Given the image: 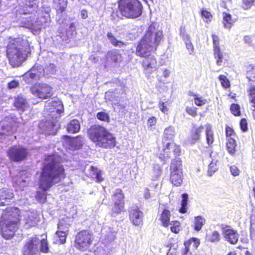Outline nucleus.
Instances as JSON below:
<instances>
[{"label": "nucleus", "mask_w": 255, "mask_h": 255, "mask_svg": "<svg viewBox=\"0 0 255 255\" xmlns=\"http://www.w3.org/2000/svg\"><path fill=\"white\" fill-rule=\"evenodd\" d=\"M13 196L11 190L7 188L0 189V206L8 204Z\"/></svg>", "instance_id": "obj_21"}, {"label": "nucleus", "mask_w": 255, "mask_h": 255, "mask_svg": "<svg viewBox=\"0 0 255 255\" xmlns=\"http://www.w3.org/2000/svg\"><path fill=\"white\" fill-rule=\"evenodd\" d=\"M40 242L36 237L28 238L23 248V255H38Z\"/></svg>", "instance_id": "obj_11"}, {"label": "nucleus", "mask_w": 255, "mask_h": 255, "mask_svg": "<svg viewBox=\"0 0 255 255\" xmlns=\"http://www.w3.org/2000/svg\"><path fill=\"white\" fill-rule=\"evenodd\" d=\"M51 107L52 109H56V113L62 114L64 111L62 103L58 99H53L51 102H46L45 105L46 108Z\"/></svg>", "instance_id": "obj_27"}, {"label": "nucleus", "mask_w": 255, "mask_h": 255, "mask_svg": "<svg viewBox=\"0 0 255 255\" xmlns=\"http://www.w3.org/2000/svg\"><path fill=\"white\" fill-rule=\"evenodd\" d=\"M143 213L136 207H131L129 210V220L136 226L142 224Z\"/></svg>", "instance_id": "obj_17"}, {"label": "nucleus", "mask_w": 255, "mask_h": 255, "mask_svg": "<svg viewBox=\"0 0 255 255\" xmlns=\"http://www.w3.org/2000/svg\"><path fill=\"white\" fill-rule=\"evenodd\" d=\"M181 207L179 211L181 213H185L187 211L186 206L188 199V195L187 193H184L182 195Z\"/></svg>", "instance_id": "obj_42"}, {"label": "nucleus", "mask_w": 255, "mask_h": 255, "mask_svg": "<svg viewBox=\"0 0 255 255\" xmlns=\"http://www.w3.org/2000/svg\"><path fill=\"white\" fill-rule=\"evenodd\" d=\"M219 79L221 82L222 86L226 88L227 89L230 87V83L229 80L228 79L227 77L223 75H221L219 77Z\"/></svg>", "instance_id": "obj_47"}, {"label": "nucleus", "mask_w": 255, "mask_h": 255, "mask_svg": "<svg viewBox=\"0 0 255 255\" xmlns=\"http://www.w3.org/2000/svg\"><path fill=\"white\" fill-rule=\"evenodd\" d=\"M57 155L47 156L45 159V165L41 173L39 187L42 191H37L35 198L40 203H44L46 200L45 191L54 184L58 183L65 177L63 166L59 162Z\"/></svg>", "instance_id": "obj_2"}, {"label": "nucleus", "mask_w": 255, "mask_h": 255, "mask_svg": "<svg viewBox=\"0 0 255 255\" xmlns=\"http://www.w3.org/2000/svg\"><path fill=\"white\" fill-rule=\"evenodd\" d=\"M58 125L55 119H49L45 122L42 121L39 124V128L42 132L45 134H54L56 133Z\"/></svg>", "instance_id": "obj_15"}, {"label": "nucleus", "mask_w": 255, "mask_h": 255, "mask_svg": "<svg viewBox=\"0 0 255 255\" xmlns=\"http://www.w3.org/2000/svg\"><path fill=\"white\" fill-rule=\"evenodd\" d=\"M91 170L93 172L94 175H95L96 180L98 182H101L103 180L102 176L101 171L98 169L97 167L94 166H91Z\"/></svg>", "instance_id": "obj_45"}, {"label": "nucleus", "mask_w": 255, "mask_h": 255, "mask_svg": "<svg viewBox=\"0 0 255 255\" xmlns=\"http://www.w3.org/2000/svg\"><path fill=\"white\" fill-rule=\"evenodd\" d=\"M65 137L68 139L65 140L64 144H65L66 147L69 149L77 150L82 147L83 142V138L82 136H78L73 138H69L67 135Z\"/></svg>", "instance_id": "obj_20"}, {"label": "nucleus", "mask_w": 255, "mask_h": 255, "mask_svg": "<svg viewBox=\"0 0 255 255\" xmlns=\"http://www.w3.org/2000/svg\"><path fill=\"white\" fill-rule=\"evenodd\" d=\"M108 61L112 62H118L121 61V55L117 51H109L107 56Z\"/></svg>", "instance_id": "obj_33"}, {"label": "nucleus", "mask_w": 255, "mask_h": 255, "mask_svg": "<svg viewBox=\"0 0 255 255\" xmlns=\"http://www.w3.org/2000/svg\"><path fill=\"white\" fill-rule=\"evenodd\" d=\"M254 0H243V7L245 9H249L252 5Z\"/></svg>", "instance_id": "obj_60"}, {"label": "nucleus", "mask_w": 255, "mask_h": 255, "mask_svg": "<svg viewBox=\"0 0 255 255\" xmlns=\"http://www.w3.org/2000/svg\"><path fill=\"white\" fill-rule=\"evenodd\" d=\"M40 252L45 253H48L49 251V248L47 241L46 240L42 239L40 240Z\"/></svg>", "instance_id": "obj_49"}, {"label": "nucleus", "mask_w": 255, "mask_h": 255, "mask_svg": "<svg viewBox=\"0 0 255 255\" xmlns=\"http://www.w3.org/2000/svg\"><path fill=\"white\" fill-rule=\"evenodd\" d=\"M199 244L200 242L198 239L192 238V239L185 242L184 245L186 248H189L193 251L197 249Z\"/></svg>", "instance_id": "obj_37"}, {"label": "nucleus", "mask_w": 255, "mask_h": 255, "mask_svg": "<svg viewBox=\"0 0 255 255\" xmlns=\"http://www.w3.org/2000/svg\"><path fill=\"white\" fill-rule=\"evenodd\" d=\"M56 71V66L53 64H49L44 68L40 65L35 64L23 77L27 83H30L29 78L35 80H39L43 77H48L54 74Z\"/></svg>", "instance_id": "obj_7"}, {"label": "nucleus", "mask_w": 255, "mask_h": 255, "mask_svg": "<svg viewBox=\"0 0 255 255\" xmlns=\"http://www.w3.org/2000/svg\"><path fill=\"white\" fill-rule=\"evenodd\" d=\"M29 44L26 39L18 37L11 40L7 46V56L13 67L19 66L30 53Z\"/></svg>", "instance_id": "obj_3"}, {"label": "nucleus", "mask_w": 255, "mask_h": 255, "mask_svg": "<svg viewBox=\"0 0 255 255\" xmlns=\"http://www.w3.org/2000/svg\"><path fill=\"white\" fill-rule=\"evenodd\" d=\"M224 237L226 240L232 244H236L239 238V235L236 231L230 228L224 229Z\"/></svg>", "instance_id": "obj_22"}, {"label": "nucleus", "mask_w": 255, "mask_h": 255, "mask_svg": "<svg viewBox=\"0 0 255 255\" xmlns=\"http://www.w3.org/2000/svg\"><path fill=\"white\" fill-rule=\"evenodd\" d=\"M204 127L202 126L199 127H193L190 131L189 141L191 143L194 144L200 139L201 133L203 131Z\"/></svg>", "instance_id": "obj_25"}, {"label": "nucleus", "mask_w": 255, "mask_h": 255, "mask_svg": "<svg viewBox=\"0 0 255 255\" xmlns=\"http://www.w3.org/2000/svg\"><path fill=\"white\" fill-rule=\"evenodd\" d=\"M93 236L92 233L86 230L79 232L75 237V247L81 251L87 250L92 243Z\"/></svg>", "instance_id": "obj_9"}, {"label": "nucleus", "mask_w": 255, "mask_h": 255, "mask_svg": "<svg viewBox=\"0 0 255 255\" xmlns=\"http://www.w3.org/2000/svg\"><path fill=\"white\" fill-rule=\"evenodd\" d=\"M193 96L195 97L194 98V103L198 106H202L205 105L207 103V100L203 99L202 97H197L196 95H193Z\"/></svg>", "instance_id": "obj_53"}, {"label": "nucleus", "mask_w": 255, "mask_h": 255, "mask_svg": "<svg viewBox=\"0 0 255 255\" xmlns=\"http://www.w3.org/2000/svg\"><path fill=\"white\" fill-rule=\"evenodd\" d=\"M218 167L217 165V161L212 160L208 166V174L209 176H212L216 171Z\"/></svg>", "instance_id": "obj_43"}, {"label": "nucleus", "mask_w": 255, "mask_h": 255, "mask_svg": "<svg viewBox=\"0 0 255 255\" xmlns=\"http://www.w3.org/2000/svg\"><path fill=\"white\" fill-rule=\"evenodd\" d=\"M230 110L232 113L235 116H239L240 114V106L238 104L231 105Z\"/></svg>", "instance_id": "obj_52"}, {"label": "nucleus", "mask_w": 255, "mask_h": 255, "mask_svg": "<svg viewBox=\"0 0 255 255\" xmlns=\"http://www.w3.org/2000/svg\"><path fill=\"white\" fill-rule=\"evenodd\" d=\"M206 135L208 144H212L214 141L213 133L211 129V126L210 125L206 126Z\"/></svg>", "instance_id": "obj_40"}, {"label": "nucleus", "mask_w": 255, "mask_h": 255, "mask_svg": "<svg viewBox=\"0 0 255 255\" xmlns=\"http://www.w3.org/2000/svg\"><path fill=\"white\" fill-rule=\"evenodd\" d=\"M202 16L206 19H210L212 17L211 13L206 10H203L201 12Z\"/></svg>", "instance_id": "obj_64"}, {"label": "nucleus", "mask_w": 255, "mask_h": 255, "mask_svg": "<svg viewBox=\"0 0 255 255\" xmlns=\"http://www.w3.org/2000/svg\"><path fill=\"white\" fill-rule=\"evenodd\" d=\"M39 221V214L36 211H25L22 215H20L18 208H10V211L4 213L1 217L0 227L1 235L8 239L13 236L18 222L25 229H29L37 225Z\"/></svg>", "instance_id": "obj_1"}, {"label": "nucleus", "mask_w": 255, "mask_h": 255, "mask_svg": "<svg viewBox=\"0 0 255 255\" xmlns=\"http://www.w3.org/2000/svg\"><path fill=\"white\" fill-rule=\"evenodd\" d=\"M223 22L224 26L226 28H230L232 26L231 15L229 14L223 13Z\"/></svg>", "instance_id": "obj_46"}, {"label": "nucleus", "mask_w": 255, "mask_h": 255, "mask_svg": "<svg viewBox=\"0 0 255 255\" xmlns=\"http://www.w3.org/2000/svg\"><path fill=\"white\" fill-rule=\"evenodd\" d=\"M124 196L122 193V191L120 189H117L115 190L114 194L113 200L115 203L118 202H124Z\"/></svg>", "instance_id": "obj_41"}, {"label": "nucleus", "mask_w": 255, "mask_h": 255, "mask_svg": "<svg viewBox=\"0 0 255 255\" xmlns=\"http://www.w3.org/2000/svg\"><path fill=\"white\" fill-rule=\"evenodd\" d=\"M19 86V82L18 80H12L8 82L7 84V87L9 90L14 89Z\"/></svg>", "instance_id": "obj_50"}, {"label": "nucleus", "mask_w": 255, "mask_h": 255, "mask_svg": "<svg viewBox=\"0 0 255 255\" xmlns=\"http://www.w3.org/2000/svg\"><path fill=\"white\" fill-rule=\"evenodd\" d=\"M250 95L251 102L252 103V106L255 108L253 110H255V87H252L250 90Z\"/></svg>", "instance_id": "obj_51"}, {"label": "nucleus", "mask_w": 255, "mask_h": 255, "mask_svg": "<svg viewBox=\"0 0 255 255\" xmlns=\"http://www.w3.org/2000/svg\"><path fill=\"white\" fill-rule=\"evenodd\" d=\"M240 127L243 131H246L248 130V124L246 119H243L240 122Z\"/></svg>", "instance_id": "obj_58"}, {"label": "nucleus", "mask_w": 255, "mask_h": 255, "mask_svg": "<svg viewBox=\"0 0 255 255\" xmlns=\"http://www.w3.org/2000/svg\"><path fill=\"white\" fill-rule=\"evenodd\" d=\"M32 94L39 99H46L52 96V88L47 84H36L30 88Z\"/></svg>", "instance_id": "obj_10"}, {"label": "nucleus", "mask_w": 255, "mask_h": 255, "mask_svg": "<svg viewBox=\"0 0 255 255\" xmlns=\"http://www.w3.org/2000/svg\"><path fill=\"white\" fill-rule=\"evenodd\" d=\"M220 235L217 231H214L212 233V235L209 237V240L211 242H217L220 240Z\"/></svg>", "instance_id": "obj_54"}, {"label": "nucleus", "mask_w": 255, "mask_h": 255, "mask_svg": "<svg viewBox=\"0 0 255 255\" xmlns=\"http://www.w3.org/2000/svg\"><path fill=\"white\" fill-rule=\"evenodd\" d=\"M230 171L232 174L234 176H237L239 174L240 170L238 168L235 166L233 165L230 167Z\"/></svg>", "instance_id": "obj_62"}, {"label": "nucleus", "mask_w": 255, "mask_h": 255, "mask_svg": "<svg viewBox=\"0 0 255 255\" xmlns=\"http://www.w3.org/2000/svg\"><path fill=\"white\" fill-rule=\"evenodd\" d=\"M50 22V17L48 14L44 16H41L39 18L35 17V30H39L42 26L45 27L48 26Z\"/></svg>", "instance_id": "obj_26"}, {"label": "nucleus", "mask_w": 255, "mask_h": 255, "mask_svg": "<svg viewBox=\"0 0 255 255\" xmlns=\"http://www.w3.org/2000/svg\"><path fill=\"white\" fill-rule=\"evenodd\" d=\"M58 230L55 233V238L59 239V244H63L66 242L68 228L64 225L62 221H60L58 225Z\"/></svg>", "instance_id": "obj_23"}, {"label": "nucleus", "mask_w": 255, "mask_h": 255, "mask_svg": "<svg viewBox=\"0 0 255 255\" xmlns=\"http://www.w3.org/2000/svg\"><path fill=\"white\" fill-rule=\"evenodd\" d=\"M80 128V125L78 120H72L67 126V130L69 133H76Z\"/></svg>", "instance_id": "obj_30"}, {"label": "nucleus", "mask_w": 255, "mask_h": 255, "mask_svg": "<svg viewBox=\"0 0 255 255\" xmlns=\"http://www.w3.org/2000/svg\"><path fill=\"white\" fill-rule=\"evenodd\" d=\"M45 111L47 114L52 119H57L60 117L61 114L56 113V109H52V108H46Z\"/></svg>", "instance_id": "obj_44"}, {"label": "nucleus", "mask_w": 255, "mask_h": 255, "mask_svg": "<svg viewBox=\"0 0 255 255\" xmlns=\"http://www.w3.org/2000/svg\"><path fill=\"white\" fill-rule=\"evenodd\" d=\"M97 118L103 121H108L109 120V116L104 112L98 113L97 115Z\"/></svg>", "instance_id": "obj_56"}, {"label": "nucleus", "mask_w": 255, "mask_h": 255, "mask_svg": "<svg viewBox=\"0 0 255 255\" xmlns=\"http://www.w3.org/2000/svg\"><path fill=\"white\" fill-rule=\"evenodd\" d=\"M206 220L204 218L201 216L195 217L194 219V229L197 231H199L205 224Z\"/></svg>", "instance_id": "obj_39"}, {"label": "nucleus", "mask_w": 255, "mask_h": 255, "mask_svg": "<svg viewBox=\"0 0 255 255\" xmlns=\"http://www.w3.org/2000/svg\"><path fill=\"white\" fill-rule=\"evenodd\" d=\"M13 132V128L11 126L7 125L5 124V122L3 121L0 123V134L5 135L10 134Z\"/></svg>", "instance_id": "obj_36"}, {"label": "nucleus", "mask_w": 255, "mask_h": 255, "mask_svg": "<svg viewBox=\"0 0 255 255\" xmlns=\"http://www.w3.org/2000/svg\"><path fill=\"white\" fill-rule=\"evenodd\" d=\"M124 202H116L114 203V206L111 211L112 216L115 217L120 214L124 210Z\"/></svg>", "instance_id": "obj_34"}, {"label": "nucleus", "mask_w": 255, "mask_h": 255, "mask_svg": "<svg viewBox=\"0 0 255 255\" xmlns=\"http://www.w3.org/2000/svg\"><path fill=\"white\" fill-rule=\"evenodd\" d=\"M67 26L65 34L64 29H61L59 33V36L64 41H67L68 38H71L76 33V28L74 23L70 22Z\"/></svg>", "instance_id": "obj_24"}, {"label": "nucleus", "mask_w": 255, "mask_h": 255, "mask_svg": "<svg viewBox=\"0 0 255 255\" xmlns=\"http://www.w3.org/2000/svg\"><path fill=\"white\" fill-rule=\"evenodd\" d=\"M20 26L29 29L35 30L34 19L35 16L30 15L28 17L21 16Z\"/></svg>", "instance_id": "obj_28"}, {"label": "nucleus", "mask_w": 255, "mask_h": 255, "mask_svg": "<svg viewBox=\"0 0 255 255\" xmlns=\"http://www.w3.org/2000/svg\"><path fill=\"white\" fill-rule=\"evenodd\" d=\"M226 146L228 151L230 154L233 155L235 153L237 144L234 138H229Z\"/></svg>", "instance_id": "obj_38"}, {"label": "nucleus", "mask_w": 255, "mask_h": 255, "mask_svg": "<svg viewBox=\"0 0 255 255\" xmlns=\"http://www.w3.org/2000/svg\"><path fill=\"white\" fill-rule=\"evenodd\" d=\"M162 37L161 31L157 30L153 25L149 26L136 47V55L142 58L151 55V52L156 49Z\"/></svg>", "instance_id": "obj_4"}, {"label": "nucleus", "mask_w": 255, "mask_h": 255, "mask_svg": "<svg viewBox=\"0 0 255 255\" xmlns=\"http://www.w3.org/2000/svg\"><path fill=\"white\" fill-rule=\"evenodd\" d=\"M156 121L157 120L155 117H151L149 118L147 121V126L150 128H151L152 126L155 125Z\"/></svg>", "instance_id": "obj_61"}, {"label": "nucleus", "mask_w": 255, "mask_h": 255, "mask_svg": "<svg viewBox=\"0 0 255 255\" xmlns=\"http://www.w3.org/2000/svg\"><path fill=\"white\" fill-rule=\"evenodd\" d=\"M107 36L111 43L114 46L122 48L126 46L125 43L118 40L112 33H108Z\"/></svg>", "instance_id": "obj_35"}, {"label": "nucleus", "mask_w": 255, "mask_h": 255, "mask_svg": "<svg viewBox=\"0 0 255 255\" xmlns=\"http://www.w3.org/2000/svg\"><path fill=\"white\" fill-rule=\"evenodd\" d=\"M187 40H185V42L186 44V48L189 50V52L190 54H191L192 52L193 51V46L189 40V36L188 35H186Z\"/></svg>", "instance_id": "obj_57"}, {"label": "nucleus", "mask_w": 255, "mask_h": 255, "mask_svg": "<svg viewBox=\"0 0 255 255\" xmlns=\"http://www.w3.org/2000/svg\"><path fill=\"white\" fill-rule=\"evenodd\" d=\"M14 105L16 109L22 112L28 107L26 100L21 95L18 96L15 98Z\"/></svg>", "instance_id": "obj_29"}, {"label": "nucleus", "mask_w": 255, "mask_h": 255, "mask_svg": "<svg viewBox=\"0 0 255 255\" xmlns=\"http://www.w3.org/2000/svg\"><path fill=\"white\" fill-rule=\"evenodd\" d=\"M21 173L20 175H18L13 178V182L14 184L15 188L18 190V187L21 189L27 185L28 182L26 179H23L21 176Z\"/></svg>", "instance_id": "obj_31"}, {"label": "nucleus", "mask_w": 255, "mask_h": 255, "mask_svg": "<svg viewBox=\"0 0 255 255\" xmlns=\"http://www.w3.org/2000/svg\"><path fill=\"white\" fill-rule=\"evenodd\" d=\"M142 4L138 0H120L119 9L122 16L135 18L142 13Z\"/></svg>", "instance_id": "obj_6"}, {"label": "nucleus", "mask_w": 255, "mask_h": 255, "mask_svg": "<svg viewBox=\"0 0 255 255\" xmlns=\"http://www.w3.org/2000/svg\"><path fill=\"white\" fill-rule=\"evenodd\" d=\"M170 224L171 225V231L174 233H178L180 230V223L178 221H172Z\"/></svg>", "instance_id": "obj_48"}, {"label": "nucleus", "mask_w": 255, "mask_h": 255, "mask_svg": "<svg viewBox=\"0 0 255 255\" xmlns=\"http://www.w3.org/2000/svg\"><path fill=\"white\" fill-rule=\"evenodd\" d=\"M37 9V5L35 0H26L20 4L16 9V15L23 16L33 13Z\"/></svg>", "instance_id": "obj_14"}, {"label": "nucleus", "mask_w": 255, "mask_h": 255, "mask_svg": "<svg viewBox=\"0 0 255 255\" xmlns=\"http://www.w3.org/2000/svg\"><path fill=\"white\" fill-rule=\"evenodd\" d=\"M175 133V128L172 126H169L164 129L162 139L163 153H160L159 155V158L164 161L170 157V154L171 151L176 156L180 155L181 149L179 146L175 144L173 142Z\"/></svg>", "instance_id": "obj_5"}, {"label": "nucleus", "mask_w": 255, "mask_h": 255, "mask_svg": "<svg viewBox=\"0 0 255 255\" xmlns=\"http://www.w3.org/2000/svg\"><path fill=\"white\" fill-rule=\"evenodd\" d=\"M115 145L116 138L108 131L102 138L101 141L98 143L97 146L105 148H110L114 147Z\"/></svg>", "instance_id": "obj_19"}, {"label": "nucleus", "mask_w": 255, "mask_h": 255, "mask_svg": "<svg viewBox=\"0 0 255 255\" xmlns=\"http://www.w3.org/2000/svg\"><path fill=\"white\" fill-rule=\"evenodd\" d=\"M186 111L188 114L193 117H195L197 115V112L196 110L193 108L187 107L186 108Z\"/></svg>", "instance_id": "obj_63"}, {"label": "nucleus", "mask_w": 255, "mask_h": 255, "mask_svg": "<svg viewBox=\"0 0 255 255\" xmlns=\"http://www.w3.org/2000/svg\"><path fill=\"white\" fill-rule=\"evenodd\" d=\"M194 251H192L191 249L189 248H186L184 247V249H183L182 252V255H195Z\"/></svg>", "instance_id": "obj_59"}, {"label": "nucleus", "mask_w": 255, "mask_h": 255, "mask_svg": "<svg viewBox=\"0 0 255 255\" xmlns=\"http://www.w3.org/2000/svg\"><path fill=\"white\" fill-rule=\"evenodd\" d=\"M182 161L180 158L176 157L172 160L170 167V181L175 186H179L182 183Z\"/></svg>", "instance_id": "obj_8"}, {"label": "nucleus", "mask_w": 255, "mask_h": 255, "mask_svg": "<svg viewBox=\"0 0 255 255\" xmlns=\"http://www.w3.org/2000/svg\"><path fill=\"white\" fill-rule=\"evenodd\" d=\"M170 216L171 214L169 210L164 209L162 211L159 219L164 227H167L169 224Z\"/></svg>", "instance_id": "obj_32"}, {"label": "nucleus", "mask_w": 255, "mask_h": 255, "mask_svg": "<svg viewBox=\"0 0 255 255\" xmlns=\"http://www.w3.org/2000/svg\"><path fill=\"white\" fill-rule=\"evenodd\" d=\"M7 154L11 160L19 162L26 158L28 151L26 148L22 146H14L9 148Z\"/></svg>", "instance_id": "obj_13"}, {"label": "nucleus", "mask_w": 255, "mask_h": 255, "mask_svg": "<svg viewBox=\"0 0 255 255\" xmlns=\"http://www.w3.org/2000/svg\"><path fill=\"white\" fill-rule=\"evenodd\" d=\"M108 131L104 127L95 125L88 129L87 133L89 138L98 145V143L101 141L102 138Z\"/></svg>", "instance_id": "obj_12"}, {"label": "nucleus", "mask_w": 255, "mask_h": 255, "mask_svg": "<svg viewBox=\"0 0 255 255\" xmlns=\"http://www.w3.org/2000/svg\"><path fill=\"white\" fill-rule=\"evenodd\" d=\"M212 39L213 41L214 55L216 59V64L218 66H221L223 62V54L220 51L219 47V40L218 36L213 34Z\"/></svg>", "instance_id": "obj_18"}, {"label": "nucleus", "mask_w": 255, "mask_h": 255, "mask_svg": "<svg viewBox=\"0 0 255 255\" xmlns=\"http://www.w3.org/2000/svg\"><path fill=\"white\" fill-rule=\"evenodd\" d=\"M226 134L227 139L230 138H235V133L233 129L229 127H227L226 128Z\"/></svg>", "instance_id": "obj_55"}, {"label": "nucleus", "mask_w": 255, "mask_h": 255, "mask_svg": "<svg viewBox=\"0 0 255 255\" xmlns=\"http://www.w3.org/2000/svg\"><path fill=\"white\" fill-rule=\"evenodd\" d=\"M142 66L144 70L148 73H151L157 69V61L152 55L143 58Z\"/></svg>", "instance_id": "obj_16"}]
</instances>
